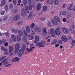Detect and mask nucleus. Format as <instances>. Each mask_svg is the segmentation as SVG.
I'll use <instances>...</instances> for the list:
<instances>
[{"instance_id": "nucleus-33", "label": "nucleus", "mask_w": 75, "mask_h": 75, "mask_svg": "<svg viewBox=\"0 0 75 75\" xmlns=\"http://www.w3.org/2000/svg\"><path fill=\"white\" fill-rule=\"evenodd\" d=\"M54 3L56 5H58L59 4V1L58 0H55L54 1Z\"/></svg>"}, {"instance_id": "nucleus-58", "label": "nucleus", "mask_w": 75, "mask_h": 75, "mask_svg": "<svg viewBox=\"0 0 75 75\" xmlns=\"http://www.w3.org/2000/svg\"><path fill=\"white\" fill-rule=\"evenodd\" d=\"M65 6H66V4H64L62 7V8H64Z\"/></svg>"}, {"instance_id": "nucleus-38", "label": "nucleus", "mask_w": 75, "mask_h": 75, "mask_svg": "<svg viewBox=\"0 0 75 75\" xmlns=\"http://www.w3.org/2000/svg\"><path fill=\"white\" fill-rule=\"evenodd\" d=\"M47 25L48 27H52V25H51V22H48Z\"/></svg>"}, {"instance_id": "nucleus-34", "label": "nucleus", "mask_w": 75, "mask_h": 75, "mask_svg": "<svg viewBox=\"0 0 75 75\" xmlns=\"http://www.w3.org/2000/svg\"><path fill=\"white\" fill-rule=\"evenodd\" d=\"M23 41H25V42H27V38L25 36L23 37Z\"/></svg>"}, {"instance_id": "nucleus-61", "label": "nucleus", "mask_w": 75, "mask_h": 75, "mask_svg": "<svg viewBox=\"0 0 75 75\" xmlns=\"http://www.w3.org/2000/svg\"><path fill=\"white\" fill-rule=\"evenodd\" d=\"M72 28L74 29V28H75V25H73L72 26Z\"/></svg>"}, {"instance_id": "nucleus-21", "label": "nucleus", "mask_w": 75, "mask_h": 75, "mask_svg": "<svg viewBox=\"0 0 75 75\" xmlns=\"http://www.w3.org/2000/svg\"><path fill=\"white\" fill-rule=\"evenodd\" d=\"M26 48V46H25V44H23L22 45V48L21 49V50H22L23 51H24L25 49Z\"/></svg>"}, {"instance_id": "nucleus-12", "label": "nucleus", "mask_w": 75, "mask_h": 75, "mask_svg": "<svg viewBox=\"0 0 75 75\" xmlns=\"http://www.w3.org/2000/svg\"><path fill=\"white\" fill-rule=\"evenodd\" d=\"M20 60V58H18L17 57H16L14 59H12V61L13 62H15L17 61V62H18Z\"/></svg>"}, {"instance_id": "nucleus-10", "label": "nucleus", "mask_w": 75, "mask_h": 75, "mask_svg": "<svg viewBox=\"0 0 75 75\" xmlns=\"http://www.w3.org/2000/svg\"><path fill=\"white\" fill-rule=\"evenodd\" d=\"M62 31L63 32H64V33L65 34H67L68 33V32H69L68 29L65 28H63Z\"/></svg>"}, {"instance_id": "nucleus-50", "label": "nucleus", "mask_w": 75, "mask_h": 75, "mask_svg": "<svg viewBox=\"0 0 75 75\" xmlns=\"http://www.w3.org/2000/svg\"><path fill=\"white\" fill-rule=\"evenodd\" d=\"M59 44H62V41L61 40H59Z\"/></svg>"}, {"instance_id": "nucleus-1", "label": "nucleus", "mask_w": 75, "mask_h": 75, "mask_svg": "<svg viewBox=\"0 0 75 75\" xmlns=\"http://www.w3.org/2000/svg\"><path fill=\"white\" fill-rule=\"evenodd\" d=\"M12 31L14 33H18L19 35H18L17 36V40L18 42H20L21 41V37H22L23 35V33L21 29L18 30L17 29H13L12 30Z\"/></svg>"}, {"instance_id": "nucleus-37", "label": "nucleus", "mask_w": 75, "mask_h": 75, "mask_svg": "<svg viewBox=\"0 0 75 75\" xmlns=\"http://www.w3.org/2000/svg\"><path fill=\"white\" fill-rule=\"evenodd\" d=\"M72 45L73 46H74L75 45V40H73L72 41Z\"/></svg>"}, {"instance_id": "nucleus-11", "label": "nucleus", "mask_w": 75, "mask_h": 75, "mask_svg": "<svg viewBox=\"0 0 75 75\" xmlns=\"http://www.w3.org/2000/svg\"><path fill=\"white\" fill-rule=\"evenodd\" d=\"M35 40L34 41L35 44H37L38 43L39 40H40V38L38 36H36L35 38Z\"/></svg>"}, {"instance_id": "nucleus-27", "label": "nucleus", "mask_w": 75, "mask_h": 75, "mask_svg": "<svg viewBox=\"0 0 75 75\" xmlns=\"http://www.w3.org/2000/svg\"><path fill=\"white\" fill-rule=\"evenodd\" d=\"M57 40H55L52 42L51 43V44L52 45V44L53 45H55V44H57Z\"/></svg>"}, {"instance_id": "nucleus-5", "label": "nucleus", "mask_w": 75, "mask_h": 75, "mask_svg": "<svg viewBox=\"0 0 75 75\" xmlns=\"http://www.w3.org/2000/svg\"><path fill=\"white\" fill-rule=\"evenodd\" d=\"M35 31L38 34H40V33L41 32V30L40 27L36 26L35 28Z\"/></svg>"}, {"instance_id": "nucleus-8", "label": "nucleus", "mask_w": 75, "mask_h": 75, "mask_svg": "<svg viewBox=\"0 0 75 75\" xmlns=\"http://www.w3.org/2000/svg\"><path fill=\"white\" fill-rule=\"evenodd\" d=\"M41 8V4L40 3H38L37 6V9L38 11L40 10V9Z\"/></svg>"}, {"instance_id": "nucleus-59", "label": "nucleus", "mask_w": 75, "mask_h": 75, "mask_svg": "<svg viewBox=\"0 0 75 75\" xmlns=\"http://www.w3.org/2000/svg\"><path fill=\"white\" fill-rule=\"evenodd\" d=\"M40 20H45V18H40Z\"/></svg>"}, {"instance_id": "nucleus-44", "label": "nucleus", "mask_w": 75, "mask_h": 75, "mask_svg": "<svg viewBox=\"0 0 75 75\" xmlns=\"http://www.w3.org/2000/svg\"><path fill=\"white\" fill-rule=\"evenodd\" d=\"M25 9L26 10H27V11L28 10V6H26L25 7Z\"/></svg>"}, {"instance_id": "nucleus-6", "label": "nucleus", "mask_w": 75, "mask_h": 75, "mask_svg": "<svg viewBox=\"0 0 75 75\" xmlns=\"http://www.w3.org/2000/svg\"><path fill=\"white\" fill-rule=\"evenodd\" d=\"M24 50H22V49H21L18 52V55H19V57H20L21 56V55H23V54H24Z\"/></svg>"}, {"instance_id": "nucleus-60", "label": "nucleus", "mask_w": 75, "mask_h": 75, "mask_svg": "<svg viewBox=\"0 0 75 75\" xmlns=\"http://www.w3.org/2000/svg\"><path fill=\"white\" fill-rule=\"evenodd\" d=\"M3 43V41H2V40H0V45H1V44H2Z\"/></svg>"}, {"instance_id": "nucleus-23", "label": "nucleus", "mask_w": 75, "mask_h": 75, "mask_svg": "<svg viewBox=\"0 0 75 75\" xmlns=\"http://www.w3.org/2000/svg\"><path fill=\"white\" fill-rule=\"evenodd\" d=\"M30 27L31 28H34L35 27V24L34 23H32L30 25Z\"/></svg>"}, {"instance_id": "nucleus-54", "label": "nucleus", "mask_w": 75, "mask_h": 75, "mask_svg": "<svg viewBox=\"0 0 75 75\" xmlns=\"http://www.w3.org/2000/svg\"><path fill=\"white\" fill-rule=\"evenodd\" d=\"M7 60V59H6L5 60H4L2 61V63H4V62H6Z\"/></svg>"}, {"instance_id": "nucleus-19", "label": "nucleus", "mask_w": 75, "mask_h": 75, "mask_svg": "<svg viewBox=\"0 0 75 75\" xmlns=\"http://www.w3.org/2000/svg\"><path fill=\"white\" fill-rule=\"evenodd\" d=\"M34 39V37L33 35H30L29 36V40H33Z\"/></svg>"}, {"instance_id": "nucleus-28", "label": "nucleus", "mask_w": 75, "mask_h": 75, "mask_svg": "<svg viewBox=\"0 0 75 75\" xmlns=\"http://www.w3.org/2000/svg\"><path fill=\"white\" fill-rule=\"evenodd\" d=\"M23 3L24 5H26L27 4V0H23Z\"/></svg>"}, {"instance_id": "nucleus-25", "label": "nucleus", "mask_w": 75, "mask_h": 75, "mask_svg": "<svg viewBox=\"0 0 75 75\" xmlns=\"http://www.w3.org/2000/svg\"><path fill=\"white\" fill-rule=\"evenodd\" d=\"M42 33L44 35H45V34H47V30H46V28H44L43 29V31Z\"/></svg>"}, {"instance_id": "nucleus-18", "label": "nucleus", "mask_w": 75, "mask_h": 75, "mask_svg": "<svg viewBox=\"0 0 75 75\" xmlns=\"http://www.w3.org/2000/svg\"><path fill=\"white\" fill-rule=\"evenodd\" d=\"M20 18V16H16L13 18L14 20H18V19Z\"/></svg>"}, {"instance_id": "nucleus-40", "label": "nucleus", "mask_w": 75, "mask_h": 75, "mask_svg": "<svg viewBox=\"0 0 75 75\" xmlns=\"http://www.w3.org/2000/svg\"><path fill=\"white\" fill-rule=\"evenodd\" d=\"M66 38V37L65 36H63L62 37V41L64 40V39H65Z\"/></svg>"}, {"instance_id": "nucleus-32", "label": "nucleus", "mask_w": 75, "mask_h": 75, "mask_svg": "<svg viewBox=\"0 0 75 75\" xmlns=\"http://www.w3.org/2000/svg\"><path fill=\"white\" fill-rule=\"evenodd\" d=\"M52 23L54 25H57L58 24V23H57V22L56 21H52Z\"/></svg>"}, {"instance_id": "nucleus-64", "label": "nucleus", "mask_w": 75, "mask_h": 75, "mask_svg": "<svg viewBox=\"0 0 75 75\" xmlns=\"http://www.w3.org/2000/svg\"><path fill=\"white\" fill-rule=\"evenodd\" d=\"M0 36H1V37H2V36H3V33H0Z\"/></svg>"}, {"instance_id": "nucleus-9", "label": "nucleus", "mask_w": 75, "mask_h": 75, "mask_svg": "<svg viewBox=\"0 0 75 75\" xmlns=\"http://www.w3.org/2000/svg\"><path fill=\"white\" fill-rule=\"evenodd\" d=\"M12 39L13 42H16L17 39H16V36L15 35L12 34L11 35Z\"/></svg>"}, {"instance_id": "nucleus-51", "label": "nucleus", "mask_w": 75, "mask_h": 75, "mask_svg": "<svg viewBox=\"0 0 75 75\" xmlns=\"http://www.w3.org/2000/svg\"><path fill=\"white\" fill-rule=\"evenodd\" d=\"M5 35H6V36H9V33H5Z\"/></svg>"}, {"instance_id": "nucleus-29", "label": "nucleus", "mask_w": 75, "mask_h": 75, "mask_svg": "<svg viewBox=\"0 0 75 75\" xmlns=\"http://www.w3.org/2000/svg\"><path fill=\"white\" fill-rule=\"evenodd\" d=\"M5 58H6V56H3L0 59V61H2V60H3V59H5Z\"/></svg>"}, {"instance_id": "nucleus-42", "label": "nucleus", "mask_w": 75, "mask_h": 75, "mask_svg": "<svg viewBox=\"0 0 75 75\" xmlns=\"http://www.w3.org/2000/svg\"><path fill=\"white\" fill-rule=\"evenodd\" d=\"M24 34L25 35L26 37H27V36H28V34H27V33L26 32V31H24Z\"/></svg>"}, {"instance_id": "nucleus-43", "label": "nucleus", "mask_w": 75, "mask_h": 75, "mask_svg": "<svg viewBox=\"0 0 75 75\" xmlns=\"http://www.w3.org/2000/svg\"><path fill=\"white\" fill-rule=\"evenodd\" d=\"M62 21L64 22V23H65L67 21V19L65 18H64L62 19Z\"/></svg>"}, {"instance_id": "nucleus-53", "label": "nucleus", "mask_w": 75, "mask_h": 75, "mask_svg": "<svg viewBox=\"0 0 75 75\" xmlns=\"http://www.w3.org/2000/svg\"><path fill=\"white\" fill-rule=\"evenodd\" d=\"M10 8H13V5L12 4H11L10 5Z\"/></svg>"}, {"instance_id": "nucleus-26", "label": "nucleus", "mask_w": 75, "mask_h": 75, "mask_svg": "<svg viewBox=\"0 0 75 75\" xmlns=\"http://www.w3.org/2000/svg\"><path fill=\"white\" fill-rule=\"evenodd\" d=\"M5 4H6V1L5 0L2 1L1 3V5L2 6H4Z\"/></svg>"}, {"instance_id": "nucleus-3", "label": "nucleus", "mask_w": 75, "mask_h": 75, "mask_svg": "<svg viewBox=\"0 0 75 75\" xmlns=\"http://www.w3.org/2000/svg\"><path fill=\"white\" fill-rule=\"evenodd\" d=\"M15 54H17L18 52V50H20V44L17 43L15 45Z\"/></svg>"}, {"instance_id": "nucleus-30", "label": "nucleus", "mask_w": 75, "mask_h": 75, "mask_svg": "<svg viewBox=\"0 0 75 75\" xmlns=\"http://www.w3.org/2000/svg\"><path fill=\"white\" fill-rule=\"evenodd\" d=\"M43 10L44 11H47V7L46 6H44L43 8Z\"/></svg>"}, {"instance_id": "nucleus-16", "label": "nucleus", "mask_w": 75, "mask_h": 75, "mask_svg": "<svg viewBox=\"0 0 75 75\" xmlns=\"http://www.w3.org/2000/svg\"><path fill=\"white\" fill-rule=\"evenodd\" d=\"M54 20H57V21L59 23L60 22V19H59V17L57 16H55L54 17Z\"/></svg>"}, {"instance_id": "nucleus-63", "label": "nucleus", "mask_w": 75, "mask_h": 75, "mask_svg": "<svg viewBox=\"0 0 75 75\" xmlns=\"http://www.w3.org/2000/svg\"><path fill=\"white\" fill-rule=\"evenodd\" d=\"M59 46V44H57L55 45L56 47H58Z\"/></svg>"}, {"instance_id": "nucleus-24", "label": "nucleus", "mask_w": 75, "mask_h": 75, "mask_svg": "<svg viewBox=\"0 0 75 75\" xmlns=\"http://www.w3.org/2000/svg\"><path fill=\"white\" fill-rule=\"evenodd\" d=\"M28 9L30 11L32 10V5L31 4H29V8Z\"/></svg>"}, {"instance_id": "nucleus-14", "label": "nucleus", "mask_w": 75, "mask_h": 75, "mask_svg": "<svg viewBox=\"0 0 75 75\" xmlns=\"http://www.w3.org/2000/svg\"><path fill=\"white\" fill-rule=\"evenodd\" d=\"M27 15V13L25 12V10H23L22 11L21 15L23 17H25Z\"/></svg>"}, {"instance_id": "nucleus-45", "label": "nucleus", "mask_w": 75, "mask_h": 75, "mask_svg": "<svg viewBox=\"0 0 75 75\" xmlns=\"http://www.w3.org/2000/svg\"><path fill=\"white\" fill-rule=\"evenodd\" d=\"M63 41H64V42H67L68 41V39L67 38H66L64 39V40H63Z\"/></svg>"}, {"instance_id": "nucleus-13", "label": "nucleus", "mask_w": 75, "mask_h": 75, "mask_svg": "<svg viewBox=\"0 0 75 75\" xmlns=\"http://www.w3.org/2000/svg\"><path fill=\"white\" fill-rule=\"evenodd\" d=\"M35 49V47H30V49H29L28 48H26V50L28 51V52H31L32 51H33V50Z\"/></svg>"}, {"instance_id": "nucleus-35", "label": "nucleus", "mask_w": 75, "mask_h": 75, "mask_svg": "<svg viewBox=\"0 0 75 75\" xmlns=\"http://www.w3.org/2000/svg\"><path fill=\"white\" fill-rule=\"evenodd\" d=\"M13 1L14 5H16L17 4V1L16 0H13Z\"/></svg>"}, {"instance_id": "nucleus-39", "label": "nucleus", "mask_w": 75, "mask_h": 75, "mask_svg": "<svg viewBox=\"0 0 75 75\" xmlns=\"http://www.w3.org/2000/svg\"><path fill=\"white\" fill-rule=\"evenodd\" d=\"M71 14L70 13L68 14L67 17L68 18H71Z\"/></svg>"}, {"instance_id": "nucleus-31", "label": "nucleus", "mask_w": 75, "mask_h": 75, "mask_svg": "<svg viewBox=\"0 0 75 75\" xmlns=\"http://www.w3.org/2000/svg\"><path fill=\"white\" fill-rule=\"evenodd\" d=\"M62 14L63 15V16H65V15L67 14V12L65 11H63L62 13Z\"/></svg>"}, {"instance_id": "nucleus-15", "label": "nucleus", "mask_w": 75, "mask_h": 75, "mask_svg": "<svg viewBox=\"0 0 75 75\" xmlns=\"http://www.w3.org/2000/svg\"><path fill=\"white\" fill-rule=\"evenodd\" d=\"M26 31L28 33H30L31 32V29L29 26H27L26 27Z\"/></svg>"}, {"instance_id": "nucleus-36", "label": "nucleus", "mask_w": 75, "mask_h": 75, "mask_svg": "<svg viewBox=\"0 0 75 75\" xmlns=\"http://www.w3.org/2000/svg\"><path fill=\"white\" fill-rule=\"evenodd\" d=\"M29 4H31V3L33 1V0H28Z\"/></svg>"}, {"instance_id": "nucleus-20", "label": "nucleus", "mask_w": 75, "mask_h": 75, "mask_svg": "<svg viewBox=\"0 0 75 75\" xmlns=\"http://www.w3.org/2000/svg\"><path fill=\"white\" fill-rule=\"evenodd\" d=\"M73 6V4H70V7H68V9H69V10H72V9H73V8L71 7Z\"/></svg>"}, {"instance_id": "nucleus-55", "label": "nucleus", "mask_w": 75, "mask_h": 75, "mask_svg": "<svg viewBox=\"0 0 75 75\" xmlns=\"http://www.w3.org/2000/svg\"><path fill=\"white\" fill-rule=\"evenodd\" d=\"M8 63V62H6L5 63H4L3 64V65H6Z\"/></svg>"}, {"instance_id": "nucleus-22", "label": "nucleus", "mask_w": 75, "mask_h": 75, "mask_svg": "<svg viewBox=\"0 0 75 75\" xmlns=\"http://www.w3.org/2000/svg\"><path fill=\"white\" fill-rule=\"evenodd\" d=\"M1 49L2 50V51H6L7 50V49H6L5 47H4L3 46L1 47Z\"/></svg>"}, {"instance_id": "nucleus-48", "label": "nucleus", "mask_w": 75, "mask_h": 75, "mask_svg": "<svg viewBox=\"0 0 75 75\" xmlns=\"http://www.w3.org/2000/svg\"><path fill=\"white\" fill-rule=\"evenodd\" d=\"M8 43L7 42L4 43V46H5V47H7V46H8Z\"/></svg>"}, {"instance_id": "nucleus-57", "label": "nucleus", "mask_w": 75, "mask_h": 75, "mask_svg": "<svg viewBox=\"0 0 75 75\" xmlns=\"http://www.w3.org/2000/svg\"><path fill=\"white\" fill-rule=\"evenodd\" d=\"M10 65H11V64H9L6 65V66H5V67H10Z\"/></svg>"}, {"instance_id": "nucleus-47", "label": "nucleus", "mask_w": 75, "mask_h": 75, "mask_svg": "<svg viewBox=\"0 0 75 75\" xmlns=\"http://www.w3.org/2000/svg\"><path fill=\"white\" fill-rule=\"evenodd\" d=\"M5 52V54L6 55H8V52H7V50H6V51H4Z\"/></svg>"}, {"instance_id": "nucleus-49", "label": "nucleus", "mask_w": 75, "mask_h": 75, "mask_svg": "<svg viewBox=\"0 0 75 75\" xmlns=\"http://www.w3.org/2000/svg\"><path fill=\"white\" fill-rule=\"evenodd\" d=\"M5 8L6 11H7L8 10V6L7 5L5 6Z\"/></svg>"}, {"instance_id": "nucleus-52", "label": "nucleus", "mask_w": 75, "mask_h": 75, "mask_svg": "<svg viewBox=\"0 0 75 75\" xmlns=\"http://www.w3.org/2000/svg\"><path fill=\"white\" fill-rule=\"evenodd\" d=\"M18 10L17 9H15L14 11V13H17V12H18Z\"/></svg>"}, {"instance_id": "nucleus-41", "label": "nucleus", "mask_w": 75, "mask_h": 75, "mask_svg": "<svg viewBox=\"0 0 75 75\" xmlns=\"http://www.w3.org/2000/svg\"><path fill=\"white\" fill-rule=\"evenodd\" d=\"M33 16V13L32 12H30L29 16H28V18H30Z\"/></svg>"}, {"instance_id": "nucleus-62", "label": "nucleus", "mask_w": 75, "mask_h": 75, "mask_svg": "<svg viewBox=\"0 0 75 75\" xmlns=\"http://www.w3.org/2000/svg\"><path fill=\"white\" fill-rule=\"evenodd\" d=\"M35 4H34L32 5V7H35Z\"/></svg>"}, {"instance_id": "nucleus-46", "label": "nucleus", "mask_w": 75, "mask_h": 75, "mask_svg": "<svg viewBox=\"0 0 75 75\" xmlns=\"http://www.w3.org/2000/svg\"><path fill=\"white\" fill-rule=\"evenodd\" d=\"M5 12L4 11H1V15H2V16H3V15H4V14Z\"/></svg>"}, {"instance_id": "nucleus-7", "label": "nucleus", "mask_w": 75, "mask_h": 75, "mask_svg": "<svg viewBox=\"0 0 75 75\" xmlns=\"http://www.w3.org/2000/svg\"><path fill=\"white\" fill-rule=\"evenodd\" d=\"M55 33L57 35H59L61 34V31H59V28H57L55 30Z\"/></svg>"}, {"instance_id": "nucleus-4", "label": "nucleus", "mask_w": 75, "mask_h": 75, "mask_svg": "<svg viewBox=\"0 0 75 75\" xmlns=\"http://www.w3.org/2000/svg\"><path fill=\"white\" fill-rule=\"evenodd\" d=\"M51 36L52 37H55V29L52 28L50 30Z\"/></svg>"}, {"instance_id": "nucleus-17", "label": "nucleus", "mask_w": 75, "mask_h": 75, "mask_svg": "<svg viewBox=\"0 0 75 75\" xmlns=\"http://www.w3.org/2000/svg\"><path fill=\"white\" fill-rule=\"evenodd\" d=\"M9 52L10 53L11 52H12L13 51V47L12 46H9Z\"/></svg>"}, {"instance_id": "nucleus-2", "label": "nucleus", "mask_w": 75, "mask_h": 75, "mask_svg": "<svg viewBox=\"0 0 75 75\" xmlns=\"http://www.w3.org/2000/svg\"><path fill=\"white\" fill-rule=\"evenodd\" d=\"M46 44V42H41L36 44L37 47H45V45Z\"/></svg>"}, {"instance_id": "nucleus-56", "label": "nucleus", "mask_w": 75, "mask_h": 75, "mask_svg": "<svg viewBox=\"0 0 75 75\" xmlns=\"http://www.w3.org/2000/svg\"><path fill=\"white\" fill-rule=\"evenodd\" d=\"M6 40L5 39L4 40H3L2 43L3 44V43H4V42H6Z\"/></svg>"}]
</instances>
